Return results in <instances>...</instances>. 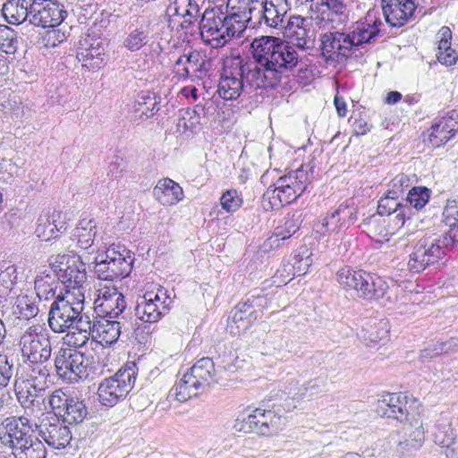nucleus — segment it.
I'll list each match as a JSON object with an SVG mask.
<instances>
[{
    "instance_id": "obj_22",
    "label": "nucleus",
    "mask_w": 458,
    "mask_h": 458,
    "mask_svg": "<svg viewBox=\"0 0 458 458\" xmlns=\"http://www.w3.org/2000/svg\"><path fill=\"white\" fill-rule=\"evenodd\" d=\"M154 198L162 205H175L183 198L182 188L170 178L157 182L153 190Z\"/></svg>"
},
{
    "instance_id": "obj_25",
    "label": "nucleus",
    "mask_w": 458,
    "mask_h": 458,
    "mask_svg": "<svg viewBox=\"0 0 458 458\" xmlns=\"http://www.w3.org/2000/svg\"><path fill=\"white\" fill-rule=\"evenodd\" d=\"M80 267H83V265L78 266L75 259H67L65 264L64 261L60 262L59 268L55 271V276L63 284H67L69 287L79 288L86 280L85 269Z\"/></svg>"
},
{
    "instance_id": "obj_8",
    "label": "nucleus",
    "mask_w": 458,
    "mask_h": 458,
    "mask_svg": "<svg viewBox=\"0 0 458 458\" xmlns=\"http://www.w3.org/2000/svg\"><path fill=\"white\" fill-rule=\"evenodd\" d=\"M442 239L424 237L417 242L412 252L409 255L408 267L412 273H420L428 266L438 262L445 255V249L451 248Z\"/></svg>"
},
{
    "instance_id": "obj_49",
    "label": "nucleus",
    "mask_w": 458,
    "mask_h": 458,
    "mask_svg": "<svg viewBox=\"0 0 458 458\" xmlns=\"http://www.w3.org/2000/svg\"><path fill=\"white\" fill-rule=\"evenodd\" d=\"M70 399L71 397H68L62 390L53 392L48 397V403L55 413L47 416H62Z\"/></svg>"
},
{
    "instance_id": "obj_41",
    "label": "nucleus",
    "mask_w": 458,
    "mask_h": 458,
    "mask_svg": "<svg viewBox=\"0 0 458 458\" xmlns=\"http://www.w3.org/2000/svg\"><path fill=\"white\" fill-rule=\"evenodd\" d=\"M403 207H405L403 199L388 194V191H386L385 196L378 200L377 213L380 216H389L396 213Z\"/></svg>"
},
{
    "instance_id": "obj_61",
    "label": "nucleus",
    "mask_w": 458,
    "mask_h": 458,
    "mask_svg": "<svg viewBox=\"0 0 458 458\" xmlns=\"http://www.w3.org/2000/svg\"><path fill=\"white\" fill-rule=\"evenodd\" d=\"M278 180H285V182L284 184H289V186H293L296 182H298L300 180H308L307 172L303 170V167L289 173L286 175H284L280 177Z\"/></svg>"
},
{
    "instance_id": "obj_18",
    "label": "nucleus",
    "mask_w": 458,
    "mask_h": 458,
    "mask_svg": "<svg viewBox=\"0 0 458 458\" xmlns=\"http://www.w3.org/2000/svg\"><path fill=\"white\" fill-rule=\"evenodd\" d=\"M290 10L287 0H263L258 12L259 23H264L271 29H282L285 26V18Z\"/></svg>"
},
{
    "instance_id": "obj_9",
    "label": "nucleus",
    "mask_w": 458,
    "mask_h": 458,
    "mask_svg": "<svg viewBox=\"0 0 458 458\" xmlns=\"http://www.w3.org/2000/svg\"><path fill=\"white\" fill-rule=\"evenodd\" d=\"M22 357L30 365L48 366L52 347L47 332H36L30 328L20 340Z\"/></svg>"
},
{
    "instance_id": "obj_3",
    "label": "nucleus",
    "mask_w": 458,
    "mask_h": 458,
    "mask_svg": "<svg viewBox=\"0 0 458 458\" xmlns=\"http://www.w3.org/2000/svg\"><path fill=\"white\" fill-rule=\"evenodd\" d=\"M248 89H266L259 78V71L251 61L236 59L225 68L217 86V94L225 100H235Z\"/></svg>"
},
{
    "instance_id": "obj_32",
    "label": "nucleus",
    "mask_w": 458,
    "mask_h": 458,
    "mask_svg": "<svg viewBox=\"0 0 458 458\" xmlns=\"http://www.w3.org/2000/svg\"><path fill=\"white\" fill-rule=\"evenodd\" d=\"M65 410L62 414L63 421L69 424H78L82 422L89 411L84 401L79 398L71 397L68 403H66Z\"/></svg>"
},
{
    "instance_id": "obj_46",
    "label": "nucleus",
    "mask_w": 458,
    "mask_h": 458,
    "mask_svg": "<svg viewBox=\"0 0 458 458\" xmlns=\"http://www.w3.org/2000/svg\"><path fill=\"white\" fill-rule=\"evenodd\" d=\"M115 318L116 319H113V321L118 325L121 335H124L128 338L136 335V331L139 328L137 322L138 319H136V318L133 319L131 316V312L125 310L123 313Z\"/></svg>"
},
{
    "instance_id": "obj_53",
    "label": "nucleus",
    "mask_w": 458,
    "mask_h": 458,
    "mask_svg": "<svg viewBox=\"0 0 458 458\" xmlns=\"http://www.w3.org/2000/svg\"><path fill=\"white\" fill-rule=\"evenodd\" d=\"M262 201L267 209H277L284 206L281 201L280 191L277 189V182L274 187H269L262 196Z\"/></svg>"
},
{
    "instance_id": "obj_62",
    "label": "nucleus",
    "mask_w": 458,
    "mask_h": 458,
    "mask_svg": "<svg viewBox=\"0 0 458 458\" xmlns=\"http://www.w3.org/2000/svg\"><path fill=\"white\" fill-rule=\"evenodd\" d=\"M436 55L437 61L445 66H451L458 60V55L453 48L447 49L446 51L437 52Z\"/></svg>"
},
{
    "instance_id": "obj_29",
    "label": "nucleus",
    "mask_w": 458,
    "mask_h": 458,
    "mask_svg": "<svg viewBox=\"0 0 458 458\" xmlns=\"http://www.w3.org/2000/svg\"><path fill=\"white\" fill-rule=\"evenodd\" d=\"M98 307L106 313V318H114L125 311L127 303L123 293L113 288L112 293H109L108 297L102 301Z\"/></svg>"
},
{
    "instance_id": "obj_45",
    "label": "nucleus",
    "mask_w": 458,
    "mask_h": 458,
    "mask_svg": "<svg viewBox=\"0 0 458 458\" xmlns=\"http://www.w3.org/2000/svg\"><path fill=\"white\" fill-rule=\"evenodd\" d=\"M299 228L300 223L297 218L293 216L286 218L284 226L277 227L269 240L272 244H275L276 241H284L293 235Z\"/></svg>"
},
{
    "instance_id": "obj_13",
    "label": "nucleus",
    "mask_w": 458,
    "mask_h": 458,
    "mask_svg": "<svg viewBox=\"0 0 458 458\" xmlns=\"http://www.w3.org/2000/svg\"><path fill=\"white\" fill-rule=\"evenodd\" d=\"M29 22L44 29L59 27L67 12L64 6L53 0H32Z\"/></svg>"
},
{
    "instance_id": "obj_59",
    "label": "nucleus",
    "mask_w": 458,
    "mask_h": 458,
    "mask_svg": "<svg viewBox=\"0 0 458 458\" xmlns=\"http://www.w3.org/2000/svg\"><path fill=\"white\" fill-rule=\"evenodd\" d=\"M285 180H277V189L280 191L283 205L289 204L297 199V195L289 184H284Z\"/></svg>"
},
{
    "instance_id": "obj_40",
    "label": "nucleus",
    "mask_w": 458,
    "mask_h": 458,
    "mask_svg": "<svg viewBox=\"0 0 458 458\" xmlns=\"http://www.w3.org/2000/svg\"><path fill=\"white\" fill-rule=\"evenodd\" d=\"M18 45L16 31L5 24H0V50L13 55L17 51Z\"/></svg>"
},
{
    "instance_id": "obj_36",
    "label": "nucleus",
    "mask_w": 458,
    "mask_h": 458,
    "mask_svg": "<svg viewBox=\"0 0 458 458\" xmlns=\"http://www.w3.org/2000/svg\"><path fill=\"white\" fill-rule=\"evenodd\" d=\"M433 438L434 442L443 448H450L451 445H455V437L447 418H441L437 421Z\"/></svg>"
},
{
    "instance_id": "obj_35",
    "label": "nucleus",
    "mask_w": 458,
    "mask_h": 458,
    "mask_svg": "<svg viewBox=\"0 0 458 458\" xmlns=\"http://www.w3.org/2000/svg\"><path fill=\"white\" fill-rule=\"evenodd\" d=\"M430 199V190L425 186L412 187L409 190L407 196L403 199L404 206L416 211L423 208Z\"/></svg>"
},
{
    "instance_id": "obj_19",
    "label": "nucleus",
    "mask_w": 458,
    "mask_h": 458,
    "mask_svg": "<svg viewBox=\"0 0 458 458\" xmlns=\"http://www.w3.org/2000/svg\"><path fill=\"white\" fill-rule=\"evenodd\" d=\"M187 67L179 68L175 71L181 79L201 80L211 68V61L197 50L186 54Z\"/></svg>"
},
{
    "instance_id": "obj_54",
    "label": "nucleus",
    "mask_w": 458,
    "mask_h": 458,
    "mask_svg": "<svg viewBox=\"0 0 458 458\" xmlns=\"http://www.w3.org/2000/svg\"><path fill=\"white\" fill-rule=\"evenodd\" d=\"M351 2L352 0H321V5L326 6L332 14L346 18Z\"/></svg>"
},
{
    "instance_id": "obj_38",
    "label": "nucleus",
    "mask_w": 458,
    "mask_h": 458,
    "mask_svg": "<svg viewBox=\"0 0 458 458\" xmlns=\"http://www.w3.org/2000/svg\"><path fill=\"white\" fill-rule=\"evenodd\" d=\"M16 312L24 319H30L36 317L38 313L37 305V297L34 295H19L15 301Z\"/></svg>"
},
{
    "instance_id": "obj_33",
    "label": "nucleus",
    "mask_w": 458,
    "mask_h": 458,
    "mask_svg": "<svg viewBox=\"0 0 458 458\" xmlns=\"http://www.w3.org/2000/svg\"><path fill=\"white\" fill-rule=\"evenodd\" d=\"M73 236L81 249L91 247L96 236V224L92 219L82 218L77 225Z\"/></svg>"
},
{
    "instance_id": "obj_24",
    "label": "nucleus",
    "mask_w": 458,
    "mask_h": 458,
    "mask_svg": "<svg viewBox=\"0 0 458 458\" xmlns=\"http://www.w3.org/2000/svg\"><path fill=\"white\" fill-rule=\"evenodd\" d=\"M32 0H7L2 6V15L11 25H20L29 21Z\"/></svg>"
},
{
    "instance_id": "obj_14",
    "label": "nucleus",
    "mask_w": 458,
    "mask_h": 458,
    "mask_svg": "<svg viewBox=\"0 0 458 458\" xmlns=\"http://www.w3.org/2000/svg\"><path fill=\"white\" fill-rule=\"evenodd\" d=\"M94 270L101 280L114 281L127 276L131 270V262L121 253L107 250L106 257L98 256L95 260Z\"/></svg>"
},
{
    "instance_id": "obj_10",
    "label": "nucleus",
    "mask_w": 458,
    "mask_h": 458,
    "mask_svg": "<svg viewBox=\"0 0 458 458\" xmlns=\"http://www.w3.org/2000/svg\"><path fill=\"white\" fill-rule=\"evenodd\" d=\"M89 359L84 353L72 348H61L55 357L56 374L68 381L87 377Z\"/></svg>"
},
{
    "instance_id": "obj_55",
    "label": "nucleus",
    "mask_w": 458,
    "mask_h": 458,
    "mask_svg": "<svg viewBox=\"0 0 458 458\" xmlns=\"http://www.w3.org/2000/svg\"><path fill=\"white\" fill-rule=\"evenodd\" d=\"M252 309L253 306L249 300L244 302H240L231 311V318L233 321L238 323L248 318V317H250L253 313Z\"/></svg>"
},
{
    "instance_id": "obj_56",
    "label": "nucleus",
    "mask_w": 458,
    "mask_h": 458,
    "mask_svg": "<svg viewBox=\"0 0 458 458\" xmlns=\"http://www.w3.org/2000/svg\"><path fill=\"white\" fill-rule=\"evenodd\" d=\"M13 375V363H10L7 356L0 355V386L5 387Z\"/></svg>"
},
{
    "instance_id": "obj_58",
    "label": "nucleus",
    "mask_w": 458,
    "mask_h": 458,
    "mask_svg": "<svg viewBox=\"0 0 458 458\" xmlns=\"http://www.w3.org/2000/svg\"><path fill=\"white\" fill-rule=\"evenodd\" d=\"M51 30H47L46 36L44 37V40L46 41L47 47H55L65 40L66 36L61 29L50 28Z\"/></svg>"
},
{
    "instance_id": "obj_30",
    "label": "nucleus",
    "mask_w": 458,
    "mask_h": 458,
    "mask_svg": "<svg viewBox=\"0 0 458 458\" xmlns=\"http://www.w3.org/2000/svg\"><path fill=\"white\" fill-rule=\"evenodd\" d=\"M97 336L100 343L106 345H111L117 342L121 335L119 327L114 323L113 318H103L95 323Z\"/></svg>"
},
{
    "instance_id": "obj_27",
    "label": "nucleus",
    "mask_w": 458,
    "mask_h": 458,
    "mask_svg": "<svg viewBox=\"0 0 458 458\" xmlns=\"http://www.w3.org/2000/svg\"><path fill=\"white\" fill-rule=\"evenodd\" d=\"M425 439V432L421 423L415 425L406 424L403 429V436L399 437L398 446L402 451H412L419 449Z\"/></svg>"
},
{
    "instance_id": "obj_12",
    "label": "nucleus",
    "mask_w": 458,
    "mask_h": 458,
    "mask_svg": "<svg viewBox=\"0 0 458 458\" xmlns=\"http://www.w3.org/2000/svg\"><path fill=\"white\" fill-rule=\"evenodd\" d=\"M82 302H73L68 299L58 295L52 302L48 311V326L55 333H64L71 330L72 321L82 311Z\"/></svg>"
},
{
    "instance_id": "obj_28",
    "label": "nucleus",
    "mask_w": 458,
    "mask_h": 458,
    "mask_svg": "<svg viewBox=\"0 0 458 458\" xmlns=\"http://www.w3.org/2000/svg\"><path fill=\"white\" fill-rule=\"evenodd\" d=\"M381 24L382 21L379 19L373 21L367 19L365 22L357 25L352 33L359 48L376 41L380 35L379 26Z\"/></svg>"
},
{
    "instance_id": "obj_11",
    "label": "nucleus",
    "mask_w": 458,
    "mask_h": 458,
    "mask_svg": "<svg viewBox=\"0 0 458 458\" xmlns=\"http://www.w3.org/2000/svg\"><path fill=\"white\" fill-rule=\"evenodd\" d=\"M172 303V299L163 288L158 289L156 293H147L139 299L134 309V317L146 323L157 322L170 310Z\"/></svg>"
},
{
    "instance_id": "obj_20",
    "label": "nucleus",
    "mask_w": 458,
    "mask_h": 458,
    "mask_svg": "<svg viewBox=\"0 0 458 458\" xmlns=\"http://www.w3.org/2000/svg\"><path fill=\"white\" fill-rule=\"evenodd\" d=\"M14 458H46L47 448L44 443L33 435L8 440Z\"/></svg>"
},
{
    "instance_id": "obj_15",
    "label": "nucleus",
    "mask_w": 458,
    "mask_h": 458,
    "mask_svg": "<svg viewBox=\"0 0 458 458\" xmlns=\"http://www.w3.org/2000/svg\"><path fill=\"white\" fill-rule=\"evenodd\" d=\"M38 435L51 447L63 449L72 440V433L65 422L56 416H46L39 425L35 424Z\"/></svg>"
},
{
    "instance_id": "obj_6",
    "label": "nucleus",
    "mask_w": 458,
    "mask_h": 458,
    "mask_svg": "<svg viewBox=\"0 0 458 458\" xmlns=\"http://www.w3.org/2000/svg\"><path fill=\"white\" fill-rule=\"evenodd\" d=\"M50 376L49 366L30 365L21 373L17 371L13 389L19 403L25 409L44 394Z\"/></svg>"
},
{
    "instance_id": "obj_42",
    "label": "nucleus",
    "mask_w": 458,
    "mask_h": 458,
    "mask_svg": "<svg viewBox=\"0 0 458 458\" xmlns=\"http://www.w3.org/2000/svg\"><path fill=\"white\" fill-rule=\"evenodd\" d=\"M180 8H185L184 13H182L184 18L182 27L188 28L193 22V20L198 17L199 5L192 0H176L174 6V13H179Z\"/></svg>"
},
{
    "instance_id": "obj_26",
    "label": "nucleus",
    "mask_w": 458,
    "mask_h": 458,
    "mask_svg": "<svg viewBox=\"0 0 458 458\" xmlns=\"http://www.w3.org/2000/svg\"><path fill=\"white\" fill-rule=\"evenodd\" d=\"M35 424H32L26 416H12L5 418L2 421L1 426L4 429V437L7 436L8 440H16L17 438L32 435L30 432L33 431Z\"/></svg>"
},
{
    "instance_id": "obj_63",
    "label": "nucleus",
    "mask_w": 458,
    "mask_h": 458,
    "mask_svg": "<svg viewBox=\"0 0 458 458\" xmlns=\"http://www.w3.org/2000/svg\"><path fill=\"white\" fill-rule=\"evenodd\" d=\"M141 98L143 102H139L140 105L146 106V111L142 110V114H146L147 117H150L154 114V110L157 111L159 108L157 107V101L156 99V96L153 94V97L148 93L147 96H142Z\"/></svg>"
},
{
    "instance_id": "obj_52",
    "label": "nucleus",
    "mask_w": 458,
    "mask_h": 458,
    "mask_svg": "<svg viewBox=\"0 0 458 458\" xmlns=\"http://www.w3.org/2000/svg\"><path fill=\"white\" fill-rule=\"evenodd\" d=\"M337 32V38L340 47V55L342 56H348L352 52L360 50L356 40L353 37L352 31L350 33Z\"/></svg>"
},
{
    "instance_id": "obj_2",
    "label": "nucleus",
    "mask_w": 458,
    "mask_h": 458,
    "mask_svg": "<svg viewBox=\"0 0 458 458\" xmlns=\"http://www.w3.org/2000/svg\"><path fill=\"white\" fill-rule=\"evenodd\" d=\"M237 357L229 350V359L225 355L218 356L217 368L212 358L203 357L198 360L170 391L179 402H185L196 396L199 392H204L211 385L218 383L220 369L230 370Z\"/></svg>"
},
{
    "instance_id": "obj_48",
    "label": "nucleus",
    "mask_w": 458,
    "mask_h": 458,
    "mask_svg": "<svg viewBox=\"0 0 458 458\" xmlns=\"http://www.w3.org/2000/svg\"><path fill=\"white\" fill-rule=\"evenodd\" d=\"M104 51L103 45L98 42L96 45L91 44L89 48L85 49V54L81 55H83L84 61L89 62L92 68H99L104 62Z\"/></svg>"
},
{
    "instance_id": "obj_31",
    "label": "nucleus",
    "mask_w": 458,
    "mask_h": 458,
    "mask_svg": "<svg viewBox=\"0 0 458 458\" xmlns=\"http://www.w3.org/2000/svg\"><path fill=\"white\" fill-rule=\"evenodd\" d=\"M200 29L202 34L206 33L208 36L212 37L213 40L216 41V47L223 46L221 13L217 15L213 11L206 13L203 15Z\"/></svg>"
},
{
    "instance_id": "obj_57",
    "label": "nucleus",
    "mask_w": 458,
    "mask_h": 458,
    "mask_svg": "<svg viewBox=\"0 0 458 458\" xmlns=\"http://www.w3.org/2000/svg\"><path fill=\"white\" fill-rule=\"evenodd\" d=\"M221 20L223 23V29H222V36H223V41L222 45H225L228 38H232L234 36H240V33L236 30L235 24L233 22V21H229V15L224 14L221 13Z\"/></svg>"
},
{
    "instance_id": "obj_17",
    "label": "nucleus",
    "mask_w": 458,
    "mask_h": 458,
    "mask_svg": "<svg viewBox=\"0 0 458 458\" xmlns=\"http://www.w3.org/2000/svg\"><path fill=\"white\" fill-rule=\"evenodd\" d=\"M67 229L66 215L52 208L43 210L37 220L35 233L44 241L55 239Z\"/></svg>"
},
{
    "instance_id": "obj_7",
    "label": "nucleus",
    "mask_w": 458,
    "mask_h": 458,
    "mask_svg": "<svg viewBox=\"0 0 458 458\" xmlns=\"http://www.w3.org/2000/svg\"><path fill=\"white\" fill-rule=\"evenodd\" d=\"M136 370L137 367L134 362L127 363L114 376L104 379L98 388L100 403L106 407H114L123 400L133 387Z\"/></svg>"
},
{
    "instance_id": "obj_1",
    "label": "nucleus",
    "mask_w": 458,
    "mask_h": 458,
    "mask_svg": "<svg viewBox=\"0 0 458 458\" xmlns=\"http://www.w3.org/2000/svg\"><path fill=\"white\" fill-rule=\"evenodd\" d=\"M251 63L267 88H276L283 74L293 71L301 60L296 47L280 38L262 36L251 43Z\"/></svg>"
},
{
    "instance_id": "obj_47",
    "label": "nucleus",
    "mask_w": 458,
    "mask_h": 458,
    "mask_svg": "<svg viewBox=\"0 0 458 458\" xmlns=\"http://www.w3.org/2000/svg\"><path fill=\"white\" fill-rule=\"evenodd\" d=\"M411 180L409 175L404 174H397L389 183L388 194H392L393 196H397L401 199H403V194L405 191L411 189Z\"/></svg>"
},
{
    "instance_id": "obj_16",
    "label": "nucleus",
    "mask_w": 458,
    "mask_h": 458,
    "mask_svg": "<svg viewBox=\"0 0 458 458\" xmlns=\"http://www.w3.org/2000/svg\"><path fill=\"white\" fill-rule=\"evenodd\" d=\"M386 21L392 27L400 28L416 17L417 0H381Z\"/></svg>"
},
{
    "instance_id": "obj_21",
    "label": "nucleus",
    "mask_w": 458,
    "mask_h": 458,
    "mask_svg": "<svg viewBox=\"0 0 458 458\" xmlns=\"http://www.w3.org/2000/svg\"><path fill=\"white\" fill-rule=\"evenodd\" d=\"M405 397L401 394L387 393L378 400L376 411L381 417L403 421L407 418Z\"/></svg>"
},
{
    "instance_id": "obj_64",
    "label": "nucleus",
    "mask_w": 458,
    "mask_h": 458,
    "mask_svg": "<svg viewBox=\"0 0 458 458\" xmlns=\"http://www.w3.org/2000/svg\"><path fill=\"white\" fill-rule=\"evenodd\" d=\"M325 386V380L322 378H314L312 380H310L305 386H304V391L305 393H301V395H305L308 394L310 397L312 395L318 394L319 391L322 390V388Z\"/></svg>"
},
{
    "instance_id": "obj_34",
    "label": "nucleus",
    "mask_w": 458,
    "mask_h": 458,
    "mask_svg": "<svg viewBox=\"0 0 458 458\" xmlns=\"http://www.w3.org/2000/svg\"><path fill=\"white\" fill-rule=\"evenodd\" d=\"M95 323H97V320H92L88 313H82L81 311H79L78 316L72 321L71 329L74 330L73 334L77 332L81 335V346L88 342L89 336L94 337Z\"/></svg>"
},
{
    "instance_id": "obj_50",
    "label": "nucleus",
    "mask_w": 458,
    "mask_h": 458,
    "mask_svg": "<svg viewBox=\"0 0 458 458\" xmlns=\"http://www.w3.org/2000/svg\"><path fill=\"white\" fill-rule=\"evenodd\" d=\"M16 279V270L13 267H9L4 271L0 272V298H4L8 295Z\"/></svg>"
},
{
    "instance_id": "obj_60",
    "label": "nucleus",
    "mask_w": 458,
    "mask_h": 458,
    "mask_svg": "<svg viewBox=\"0 0 458 458\" xmlns=\"http://www.w3.org/2000/svg\"><path fill=\"white\" fill-rule=\"evenodd\" d=\"M228 15L229 21H233L236 26V30L240 34L244 30L247 24L251 22L250 21L247 20L246 14L244 13L242 14L237 10H235V6L232 7V12L228 13Z\"/></svg>"
},
{
    "instance_id": "obj_37",
    "label": "nucleus",
    "mask_w": 458,
    "mask_h": 458,
    "mask_svg": "<svg viewBox=\"0 0 458 458\" xmlns=\"http://www.w3.org/2000/svg\"><path fill=\"white\" fill-rule=\"evenodd\" d=\"M57 283L50 275L38 276L35 279L36 297L38 300H50L55 297Z\"/></svg>"
},
{
    "instance_id": "obj_43",
    "label": "nucleus",
    "mask_w": 458,
    "mask_h": 458,
    "mask_svg": "<svg viewBox=\"0 0 458 458\" xmlns=\"http://www.w3.org/2000/svg\"><path fill=\"white\" fill-rule=\"evenodd\" d=\"M268 397H272L273 402L268 407L276 409L278 412L285 416L286 412L293 411L296 405L294 404V398L289 396V394L284 391H277L276 394H270Z\"/></svg>"
},
{
    "instance_id": "obj_44",
    "label": "nucleus",
    "mask_w": 458,
    "mask_h": 458,
    "mask_svg": "<svg viewBox=\"0 0 458 458\" xmlns=\"http://www.w3.org/2000/svg\"><path fill=\"white\" fill-rule=\"evenodd\" d=\"M337 32H327L321 36V49L322 54L327 58L335 59L340 55V47L338 38L336 37Z\"/></svg>"
},
{
    "instance_id": "obj_4",
    "label": "nucleus",
    "mask_w": 458,
    "mask_h": 458,
    "mask_svg": "<svg viewBox=\"0 0 458 458\" xmlns=\"http://www.w3.org/2000/svg\"><path fill=\"white\" fill-rule=\"evenodd\" d=\"M271 402L272 397H268L263 401L262 407L256 408L247 416L238 417L233 428L238 432H255L267 437L278 434L286 425V417L268 407Z\"/></svg>"
},
{
    "instance_id": "obj_5",
    "label": "nucleus",
    "mask_w": 458,
    "mask_h": 458,
    "mask_svg": "<svg viewBox=\"0 0 458 458\" xmlns=\"http://www.w3.org/2000/svg\"><path fill=\"white\" fill-rule=\"evenodd\" d=\"M336 279L346 291H354L365 300H378L386 294L388 284L380 276L363 270L344 267L338 270Z\"/></svg>"
},
{
    "instance_id": "obj_39",
    "label": "nucleus",
    "mask_w": 458,
    "mask_h": 458,
    "mask_svg": "<svg viewBox=\"0 0 458 458\" xmlns=\"http://www.w3.org/2000/svg\"><path fill=\"white\" fill-rule=\"evenodd\" d=\"M149 39V31L147 26H140L131 30L123 40V47L134 52L140 50Z\"/></svg>"
},
{
    "instance_id": "obj_23",
    "label": "nucleus",
    "mask_w": 458,
    "mask_h": 458,
    "mask_svg": "<svg viewBox=\"0 0 458 458\" xmlns=\"http://www.w3.org/2000/svg\"><path fill=\"white\" fill-rule=\"evenodd\" d=\"M458 131V122L452 116L443 117L432 124L428 134V140L435 148L445 145Z\"/></svg>"
},
{
    "instance_id": "obj_51",
    "label": "nucleus",
    "mask_w": 458,
    "mask_h": 458,
    "mask_svg": "<svg viewBox=\"0 0 458 458\" xmlns=\"http://www.w3.org/2000/svg\"><path fill=\"white\" fill-rule=\"evenodd\" d=\"M220 203L223 209L228 213H233L242 206V199L238 195L236 190H227L222 194Z\"/></svg>"
}]
</instances>
